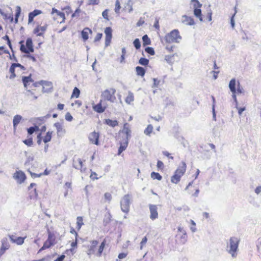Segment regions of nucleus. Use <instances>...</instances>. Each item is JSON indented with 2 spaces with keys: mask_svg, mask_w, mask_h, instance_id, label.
Masks as SVG:
<instances>
[{
  "mask_svg": "<svg viewBox=\"0 0 261 261\" xmlns=\"http://www.w3.org/2000/svg\"><path fill=\"white\" fill-rule=\"evenodd\" d=\"M240 239L236 237H231L227 243L226 250L232 257L236 258L238 255Z\"/></svg>",
  "mask_w": 261,
  "mask_h": 261,
  "instance_id": "nucleus-1",
  "label": "nucleus"
},
{
  "mask_svg": "<svg viewBox=\"0 0 261 261\" xmlns=\"http://www.w3.org/2000/svg\"><path fill=\"white\" fill-rule=\"evenodd\" d=\"M186 164L182 162L179 167L176 170L174 175L171 177V181L174 184H177L180 180L181 177L185 173L186 170Z\"/></svg>",
  "mask_w": 261,
  "mask_h": 261,
  "instance_id": "nucleus-2",
  "label": "nucleus"
},
{
  "mask_svg": "<svg viewBox=\"0 0 261 261\" xmlns=\"http://www.w3.org/2000/svg\"><path fill=\"white\" fill-rule=\"evenodd\" d=\"M165 40L168 43H179L181 40V37L179 34V31L174 29L165 36Z\"/></svg>",
  "mask_w": 261,
  "mask_h": 261,
  "instance_id": "nucleus-3",
  "label": "nucleus"
},
{
  "mask_svg": "<svg viewBox=\"0 0 261 261\" xmlns=\"http://www.w3.org/2000/svg\"><path fill=\"white\" fill-rule=\"evenodd\" d=\"M132 202V196L129 194H126L123 196L120 201V206L121 211L128 213L129 211V207Z\"/></svg>",
  "mask_w": 261,
  "mask_h": 261,
  "instance_id": "nucleus-4",
  "label": "nucleus"
},
{
  "mask_svg": "<svg viewBox=\"0 0 261 261\" xmlns=\"http://www.w3.org/2000/svg\"><path fill=\"white\" fill-rule=\"evenodd\" d=\"M19 43L20 44V50L22 53L30 54V53H33L34 51L32 38H28L27 39L26 47H25L23 44V41H20Z\"/></svg>",
  "mask_w": 261,
  "mask_h": 261,
  "instance_id": "nucleus-5",
  "label": "nucleus"
},
{
  "mask_svg": "<svg viewBox=\"0 0 261 261\" xmlns=\"http://www.w3.org/2000/svg\"><path fill=\"white\" fill-rule=\"evenodd\" d=\"M191 3L193 5L194 8V14L195 17H197L200 21H203V18L202 17L201 10L200 8L202 6V4L199 3L198 0H192Z\"/></svg>",
  "mask_w": 261,
  "mask_h": 261,
  "instance_id": "nucleus-6",
  "label": "nucleus"
},
{
  "mask_svg": "<svg viewBox=\"0 0 261 261\" xmlns=\"http://www.w3.org/2000/svg\"><path fill=\"white\" fill-rule=\"evenodd\" d=\"M115 92L116 90L114 88L106 89L102 92L101 97L105 100L114 102L116 100V97L114 95Z\"/></svg>",
  "mask_w": 261,
  "mask_h": 261,
  "instance_id": "nucleus-7",
  "label": "nucleus"
},
{
  "mask_svg": "<svg viewBox=\"0 0 261 261\" xmlns=\"http://www.w3.org/2000/svg\"><path fill=\"white\" fill-rule=\"evenodd\" d=\"M13 177L17 181V182L21 184L23 183L25 179L26 176L22 171H16L13 174Z\"/></svg>",
  "mask_w": 261,
  "mask_h": 261,
  "instance_id": "nucleus-8",
  "label": "nucleus"
},
{
  "mask_svg": "<svg viewBox=\"0 0 261 261\" xmlns=\"http://www.w3.org/2000/svg\"><path fill=\"white\" fill-rule=\"evenodd\" d=\"M106 34L105 46L108 47L110 45L112 38V30L111 27H107L105 30Z\"/></svg>",
  "mask_w": 261,
  "mask_h": 261,
  "instance_id": "nucleus-9",
  "label": "nucleus"
},
{
  "mask_svg": "<svg viewBox=\"0 0 261 261\" xmlns=\"http://www.w3.org/2000/svg\"><path fill=\"white\" fill-rule=\"evenodd\" d=\"M149 208L150 211V218L152 220H154L158 218V207L156 205L149 204Z\"/></svg>",
  "mask_w": 261,
  "mask_h": 261,
  "instance_id": "nucleus-10",
  "label": "nucleus"
},
{
  "mask_svg": "<svg viewBox=\"0 0 261 261\" xmlns=\"http://www.w3.org/2000/svg\"><path fill=\"white\" fill-rule=\"evenodd\" d=\"M10 248V244L7 238H4L2 240V246L0 248V257L3 255L5 251Z\"/></svg>",
  "mask_w": 261,
  "mask_h": 261,
  "instance_id": "nucleus-11",
  "label": "nucleus"
},
{
  "mask_svg": "<svg viewBox=\"0 0 261 261\" xmlns=\"http://www.w3.org/2000/svg\"><path fill=\"white\" fill-rule=\"evenodd\" d=\"M121 132L122 133H124L126 135L125 138L124 139V140H127V141H128L132 137V131L129 126V124L128 123H125L124 124L123 128Z\"/></svg>",
  "mask_w": 261,
  "mask_h": 261,
  "instance_id": "nucleus-12",
  "label": "nucleus"
},
{
  "mask_svg": "<svg viewBox=\"0 0 261 261\" xmlns=\"http://www.w3.org/2000/svg\"><path fill=\"white\" fill-rule=\"evenodd\" d=\"M99 134L95 132H92L89 135V139L91 143L96 145H99Z\"/></svg>",
  "mask_w": 261,
  "mask_h": 261,
  "instance_id": "nucleus-13",
  "label": "nucleus"
},
{
  "mask_svg": "<svg viewBox=\"0 0 261 261\" xmlns=\"http://www.w3.org/2000/svg\"><path fill=\"white\" fill-rule=\"evenodd\" d=\"M91 245L88 247L89 248L87 251V253L89 257H90L92 254H94L95 251V248L97 246L98 242L96 240H93L91 241Z\"/></svg>",
  "mask_w": 261,
  "mask_h": 261,
  "instance_id": "nucleus-14",
  "label": "nucleus"
},
{
  "mask_svg": "<svg viewBox=\"0 0 261 261\" xmlns=\"http://www.w3.org/2000/svg\"><path fill=\"white\" fill-rule=\"evenodd\" d=\"M9 237L13 243H15L17 245H21L24 243V240L25 238L21 237H16L14 235H9Z\"/></svg>",
  "mask_w": 261,
  "mask_h": 261,
  "instance_id": "nucleus-15",
  "label": "nucleus"
},
{
  "mask_svg": "<svg viewBox=\"0 0 261 261\" xmlns=\"http://www.w3.org/2000/svg\"><path fill=\"white\" fill-rule=\"evenodd\" d=\"M102 100L101 99L97 105L93 106L92 108L94 111L98 113H102L105 112L106 107L102 106Z\"/></svg>",
  "mask_w": 261,
  "mask_h": 261,
  "instance_id": "nucleus-16",
  "label": "nucleus"
},
{
  "mask_svg": "<svg viewBox=\"0 0 261 261\" xmlns=\"http://www.w3.org/2000/svg\"><path fill=\"white\" fill-rule=\"evenodd\" d=\"M54 125L57 129L58 136L59 137L63 136L65 133V129L64 128L62 124L60 122H56Z\"/></svg>",
  "mask_w": 261,
  "mask_h": 261,
  "instance_id": "nucleus-17",
  "label": "nucleus"
},
{
  "mask_svg": "<svg viewBox=\"0 0 261 261\" xmlns=\"http://www.w3.org/2000/svg\"><path fill=\"white\" fill-rule=\"evenodd\" d=\"M47 29V25L37 26L33 31V33L38 36H43L44 32Z\"/></svg>",
  "mask_w": 261,
  "mask_h": 261,
  "instance_id": "nucleus-18",
  "label": "nucleus"
},
{
  "mask_svg": "<svg viewBox=\"0 0 261 261\" xmlns=\"http://www.w3.org/2000/svg\"><path fill=\"white\" fill-rule=\"evenodd\" d=\"M181 22L185 24L188 25H193L195 24V21L193 18L186 15L182 16Z\"/></svg>",
  "mask_w": 261,
  "mask_h": 261,
  "instance_id": "nucleus-19",
  "label": "nucleus"
},
{
  "mask_svg": "<svg viewBox=\"0 0 261 261\" xmlns=\"http://www.w3.org/2000/svg\"><path fill=\"white\" fill-rule=\"evenodd\" d=\"M137 1V0H128L124 9L128 10V13H132L133 11V6Z\"/></svg>",
  "mask_w": 261,
  "mask_h": 261,
  "instance_id": "nucleus-20",
  "label": "nucleus"
},
{
  "mask_svg": "<svg viewBox=\"0 0 261 261\" xmlns=\"http://www.w3.org/2000/svg\"><path fill=\"white\" fill-rule=\"evenodd\" d=\"M42 13L41 10H34L33 11L30 12L29 14V19H28V22L31 23L32 22L35 16H37L38 15L41 14Z\"/></svg>",
  "mask_w": 261,
  "mask_h": 261,
  "instance_id": "nucleus-21",
  "label": "nucleus"
},
{
  "mask_svg": "<svg viewBox=\"0 0 261 261\" xmlns=\"http://www.w3.org/2000/svg\"><path fill=\"white\" fill-rule=\"evenodd\" d=\"M92 31L91 29L88 28H85L84 30L81 32V35L84 41H86L88 39V35L89 33L91 34Z\"/></svg>",
  "mask_w": 261,
  "mask_h": 261,
  "instance_id": "nucleus-22",
  "label": "nucleus"
},
{
  "mask_svg": "<svg viewBox=\"0 0 261 261\" xmlns=\"http://www.w3.org/2000/svg\"><path fill=\"white\" fill-rule=\"evenodd\" d=\"M128 144L127 140H123L120 143V146L118 148V155H120L121 153L126 149Z\"/></svg>",
  "mask_w": 261,
  "mask_h": 261,
  "instance_id": "nucleus-23",
  "label": "nucleus"
},
{
  "mask_svg": "<svg viewBox=\"0 0 261 261\" xmlns=\"http://www.w3.org/2000/svg\"><path fill=\"white\" fill-rule=\"evenodd\" d=\"M236 85H237V82L236 80L234 78L232 79L229 83V88L230 89V91L232 93H237V89H236Z\"/></svg>",
  "mask_w": 261,
  "mask_h": 261,
  "instance_id": "nucleus-24",
  "label": "nucleus"
},
{
  "mask_svg": "<svg viewBox=\"0 0 261 261\" xmlns=\"http://www.w3.org/2000/svg\"><path fill=\"white\" fill-rule=\"evenodd\" d=\"M22 81L25 88H27L30 83H33L34 80L31 77V74L28 76H23L22 77Z\"/></svg>",
  "mask_w": 261,
  "mask_h": 261,
  "instance_id": "nucleus-25",
  "label": "nucleus"
},
{
  "mask_svg": "<svg viewBox=\"0 0 261 261\" xmlns=\"http://www.w3.org/2000/svg\"><path fill=\"white\" fill-rule=\"evenodd\" d=\"M22 118V116L19 115H16L14 117L13 120V124L14 130L16 129L17 126L19 123Z\"/></svg>",
  "mask_w": 261,
  "mask_h": 261,
  "instance_id": "nucleus-26",
  "label": "nucleus"
},
{
  "mask_svg": "<svg viewBox=\"0 0 261 261\" xmlns=\"http://www.w3.org/2000/svg\"><path fill=\"white\" fill-rule=\"evenodd\" d=\"M0 13L3 16L4 19L10 20L11 22L13 21V14H7L0 9Z\"/></svg>",
  "mask_w": 261,
  "mask_h": 261,
  "instance_id": "nucleus-27",
  "label": "nucleus"
},
{
  "mask_svg": "<svg viewBox=\"0 0 261 261\" xmlns=\"http://www.w3.org/2000/svg\"><path fill=\"white\" fill-rule=\"evenodd\" d=\"M105 123L113 127L118 125V122L116 120H113L110 119H105Z\"/></svg>",
  "mask_w": 261,
  "mask_h": 261,
  "instance_id": "nucleus-28",
  "label": "nucleus"
},
{
  "mask_svg": "<svg viewBox=\"0 0 261 261\" xmlns=\"http://www.w3.org/2000/svg\"><path fill=\"white\" fill-rule=\"evenodd\" d=\"M176 237L177 239H180V243L182 244H185L187 241V233H178L176 235Z\"/></svg>",
  "mask_w": 261,
  "mask_h": 261,
  "instance_id": "nucleus-29",
  "label": "nucleus"
},
{
  "mask_svg": "<svg viewBox=\"0 0 261 261\" xmlns=\"http://www.w3.org/2000/svg\"><path fill=\"white\" fill-rule=\"evenodd\" d=\"M136 71L138 75L143 76L145 74V69L141 66H137L136 67Z\"/></svg>",
  "mask_w": 261,
  "mask_h": 261,
  "instance_id": "nucleus-30",
  "label": "nucleus"
},
{
  "mask_svg": "<svg viewBox=\"0 0 261 261\" xmlns=\"http://www.w3.org/2000/svg\"><path fill=\"white\" fill-rule=\"evenodd\" d=\"M84 225L83 219L82 217L78 216L76 218V228L79 230L81 227Z\"/></svg>",
  "mask_w": 261,
  "mask_h": 261,
  "instance_id": "nucleus-31",
  "label": "nucleus"
},
{
  "mask_svg": "<svg viewBox=\"0 0 261 261\" xmlns=\"http://www.w3.org/2000/svg\"><path fill=\"white\" fill-rule=\"evenodd\" d=\"M134 100V94L132 92L129 91L128 95L126 96L125 99L126 103L130 104L131 102Z\"/></svg>",
  "mask_w": 261,
  "mask_h": 261,
  "instance_id": "nucleus-32",
  "label": "nucleus"
},
{
  "mask_svg": "<svg viewBox=\"0 0 261 261\" xmlns=\"http://www.w3.org/2000/svg\"><path fill=\"white\" fill-rule=\"evenodd\" d=\"M142 41L143 45L144 46L151 44L150 39L147 35H144L142 37Z\"/></svg>",
  "mask_w": 261,
  "mask_h": 261,
  "instance_id": "nucleus-33",
  "label": "nucleus"
},
{
  "mask_svg": "<svg viewBox=\"0 0 261 261\" xmlns=\"http://www.w3.org/2000/svg\"><path fill=\"white\" fill-rule=\"evenodd\" d=\"M174 55H166L165 56V60L169 64H172L174 62Z\"/></svg>",
  "mask_w": 261,
  "mask_h": 261,
  "instance_id": "nucleus-34",
  "label": "nucleus"
},
{
  "mask_svg": "<svg viewBox=\"0 0 261 261\" xmlns=\"http://www.w3.org/2000/svg\"><path fill=\"white\" fill-rule=\"evenodd\" d=\"M54 245L53 241L46 240L44 243L43 246L42 247V249H46L49 248Z\"/></svg>",
  "mask_w": 261,
  "mask_h": 261,
  "instance_id": "nucleus-35",
  "label": "nucleus"
},
{
  "mask_svg": "<svg viewBox=\"0 0 261 261\" xmlns=\"http://www.w3.org/2000/svg\"><path fill=\"white\" fill-rule=\"evenodd\" d=\"M39 129L38 126H31L27 129V132L29 135H32L34 133L38 131Z\"/></svg>",
  "mask_w": 261,
  "mask_h": 261,
  "instance_id": "nucleus-36",
  "label": "nucleus"
},
{
  "mask_svg": "<svg viewBox=\"0 0 261 261\" xmlns=\"http://www.w3.org/2000/svg\"><path fill=\"white\" fill-rule=\"evenodd\" d=\"M20 13H21V8L20 6H17L16 7V13H15V23L18 22V18L20 16Z\"/></svg>",
  "mask_w": 261,
  "mask_h": 261,
  "instance_id": "nucleus-37",
  "label": "nucleus"
},
{
  "mask_svg": "<svg viewBox=\"0 0 261 261\" xmlns=\"http://www.w3.org/2000/svg\"><path fill=\"white\" fill-rule=\"evenodd\" d=\"M153 130V126L151 124H149L144 130V133L148 136H150V134Z\"/></svg>",
  "mask_w": 261,
  "mask_h": 261,
  "instance_id": "nucleus-38",
  "label": "nucleus"
},
{
  "mask_svg": "<svg viewBox=\"0 0 261 261\" xmlns=\"http://www.w3.org/2000/svg\"><path fill=\"white\" fill-rule=\"evenodd\" d=\"M106 245V242L105 241H102L99 247L98 252L96 253V255L98 256H100L101 255V253L103 250L104 247Z\"/></svg>",
  "mask_w": 261,
  "mask_h": 261,
  "instance_id": "nucleus-39",
  "label": "nucleus"
},
{
  "mask_svg": "<svg viewBox=\"0 0 261 261\" xmlns=\"http://www.w3.org/2000/svg\"><path fill=\"white\" fill-rule=\"evenodd\" d=\"M53 132H47L45 136L43 138V142L45 143H46L48 142H49L51 139V135H52Z\"/></svg>",
  "mask_w": 261,
  "mask_h": 261,
  "instance_id": "nucleus-40",
  "label": "nucleus"
},
{
  "mask_svg": "<svg viewBox=\"0 0 261 261\" xmlns=\"http://www.w3.org/2000/svg\"><path fill=\"white\" fill-rule=\"evenodd\" d=\"M151 177L153 179H156L159 180H161L162 179V176L159 173L155 172H152L151 173Z\"/></svg>",
  "mask_w": 261,
  "mask_h": 261,
  "instance_id": "nucleus-41",
  "label": "nucleus"
},
{
  "mask_svg": "<svg viewBox=\"0 0 261 261\" xmlns=\"http://www.w3.org/2000/svg\"><path fill=\"white\" fill-rule=\"evenodd\" d=\"M149 60L145 58H141L139 60V63L143 66H147L149 63Z\"/></svg>",
  "mask_w": 261,
  "mask_h": 261,
  "instance_id": "nucleus-42",
  "label": "nucleus"
},
{
  "mask_svg": "<svg viewBox=\"0 0 261 261\" xmlns=\"http://www.w3.org/2000/svg\"><path fill=\"white\" fill-rule=\"evenodd\" d=\"M133 44L136 49H139L141 47L140 41L138 38H136L134 40Z\"/></svg>",
  "mask_w": 261,
  "mask_h": 261,
  "instance_id": "nucleus-43",
  "label": "nucleus"
},
{
  "mask_svg": "<svg viewBox=\"0 0 261 261\" xmlns=\"http://www.w3.org/2000/svg\"><path fill=\"white\" fill-rule=\"evenodd\" d=\"M80 90L76 88L75 87L73 90L72 93V97H75L76 98H78L80 96Z\"/></svg>",
  "mask_w": 261,
  "mask_h": 261,
  "instance_id": "nucleus-44",
  "label": "nucleus"
},
{
  "mask_svg": "<svg viewBox=\"0 0 261 261\" xmlns=\"http://www.w3.org/2000/svg\"><path fill=\"white\" fill-rule=\"evenodd\" d=\"M41 85L43 86V90L44 89V86H47L49 87H52V83L51 82H48L46 81L41 80Z\"/></svg>",
  "mask_w": 261,
  "mask_h": 261,
  "instance_id": "nucleus-45",
  "label": "nucleus"
},
{
  "mask_svg": "<svg viewBox=\"0 0 261 261\" xmlns=\"http://www.w3.org/2000/svg\"><path fill=\"white\" fill-rule=\"evenodd\" d=\"M77 161L79 162V167L77 165H75L74 163L73 164V167L76 169H81V171L82 172L83 171V162L81 160V159H77Z\"/></svg>",
  "mask_w": 261,
  "mask_h": 261,
  "instance_id": "nucleus-46",
  "label": "nucleus"
},
{
  "mask_svg": "<svg viewBox=\"0 0 261 261\" xmlns=\"http://www.w3.org/2000/svg\"><path fill=\"white\" fill-rule=\"evenodd\" d=\"M145 51L150 55H154L155 54V51L154 50V49L151 47H146L145 48Z\"/></svg>",
  "mask_w": 261,
  "mask_h": 261,
  "instance_id": "nucleus-47",
  "label": "nucleus"
},
{
  "mask_svg": "<svg viewBox=\"0 0 261 261\" xmlns=\"http://www.w3.org/2000/svg\"><path fill=\"white\" fill-rule=\"evenodd\" d=\"M121 8L119 0H117L115 4V12L117 14L120 13V9Z\"/></svg>",
  "mask_w": 261,
  "mask_h": 261,
  "instance_id": "nucleus-48",
  "label": "nucleus"
},
{
  "mask_svg": "<svg viewBox=\"0 0 261 261\" xmlns=\"http://www.w3.org/2000/svg\"><path fill=\"white\" fill-rule=\"evenodd\" d=\"M27 171H28V172L30 173V174H31L32 177H33V178L40 177H41L42 176L41 173H39V174H37V173H33L32 171H31L30 168H28L27 169Z\"/></svg>",
  "mask_w": 261,
  "mask_h": 261,
  "instance_id": "nucleus-49",
  "label": "nucleus"
},
{
  "mask_svg": "<svg viewBox=\"0 0 261 261\" xmlns=\"http://www.w3.org/2000/svg\"><path fill=\"white\" fill-rule=\"evenodd\" d=\"M237 92L238 93H243L244 92V89L240 85V82H238Z\"/></svg>",
  "mask_w": 261,
  "mask_h": 261,
  "instance_id": "nucleus-50",
  "label": "nucleus"
},
{
  "mask_svg": "<svg viewBox=\"0 0 261 261\" xmlns=\"http://www.w3.org/2000/svg\"><path fill=\"white\" fill-rule=\"evenodd\" d=\"M23 142L25 145H27L28 146H31L33 144V140L32 138L24 140Z\"/></svg>",
  "mask_w": 261,
  "mask_h": 261,
  "instance_id": "nucleus-51",
  "label": "nucleus"
},
{
  "mask_svg": "<svg viewBox=\"0 0 261 261\" xmlns=\"http://www.w3.org/2000/svg\"><path fill=\"white\" fill-rule=\"evenodd\" d=\"M111 218V216L110 214H108V215L107 216V215L105 216V219L103 220V223L105 224V225H106L107 224L109 223L110 222Z\"/></svg>",
  "mask_w": 261,
  "mask_h": 261,
  "instance_id": "nucleus-52",
  "label": "nucleus"
},
{
  "mask_svg": "<svg viewBox=\"0 0 261 261\" xmlns=\"http://www.w3.org/2000/svg\"><path fill=\"white\" fill-rule=\"evenodd\" d=\"M34 160V158L32 156H29L27 159V161H25V163H24V165L26 167H27L28 166H29L30 164V162H32Z\"/></svg>",
  "mask_w": 261,
  "mask_h": 261,
  "instance_id": "nucleus-53",
  "label": "nucleus"
},
{
  "mask_svg": "<svg viewBox=\"0 0 261 261\" xmlns=\"http://www.w3.org/2000/svg\"><path fill=\"white\" fill-rule=\"evenodd\" d=\"M90 171L91 174L90 177L91 178V179H92V180H95L98 179L99 178V177L97 176V174L96 172L92 171L91 170H90Z\"/></svg>",
  "mask_w": 261,
  "mask_h": 261,
  "instance_id": "nucleus-54",
  "label": "nucleus"
},
{
  "mask_svg": "<svg viewBox=\"0 0 261 261\" xmlns=\"http://www.w3.org/2000/svg\"><path fill=\"white\" fill-rule=\"evenodd\" d=\"M234 17H235V14H232L230 18V24L231 27L232 29H234L235 26V21H234Z\"/></svg>",
  "mask_w": 261,
  "mask_h": 261,
  "instance_id": "nucleus-55",
  "label": "nucleus"
},
{
  "mask_svg": "<svg viewBox=\"0 0 261 261\" xmlns=\"http://www.w3.org/2000/svg\"><path fill=\"white\" fill-rule=\"evenodd\" d=\"M65 119L68 121H71L73 119V117L71 115L70 113L67 112L65 115Z\"/></svg>",
  "mask_w": 261,
  "mask_h": 261,
  "instance_id": "nucleus-56",
  "label": "nucleus"
},
{
  "mask_svg": "<svg viewBox=\"0 0 261 261\" xmlns=\"http://www.w3.org/2000/svg\"><path fill=\"white\" fill-rule=\"evenodd\" d=\"M105 199L108 201H110L112 199V195L110 193H106L104 195Z\"/></svg>",
  "mask_w": 261,
  "mask_h": 261,
  "instance_id": "nucleus-57",
  "label": "nucleus"
},
{
  "mask_svg": "<svg viewBox=\"0 0 261 261\" xmlns=\"http://www.w3.org/2000/svg\"><path fill=\"white\" fill-rule=\"evenodd\" d=\"M37 196H38V194L36 192V189H35L34 190L33 193H31L30 197L31 199H36V198H37Z\"/></svg>",
  "mask_w": 261,
  "mask_h": 261,
  "instance_id": "nucleus-58",
  "label": "nucleus"
},
{
  "mask_svg": "<svg viewBox=\"0 0 261 261\" xmlns=\"http://www.w3.org/2000/svg\"><path fill=\"white\" fill-rule=\"evenodd\" d=\"M102 16L106 20H109V18H108V9H106L105 10H104L102 12Z\"/></svg>",
  "mask_w": 261,
  "mask_h": 261,
  "instance_id": "nucleus-59",
  "label": "nucleus"
},
{
  "mask_svg": "<svg viewBox=\"0 0 261 261\" xmlns=\"http://www.w3.org/2000/svg\"><path fill=\"white\" fill-rule=\"evenodd\" d=\"M147 241V239L146 238V237H144L142 240V241L140 243V249H142V247L146 243Z\"/></svg>",
  "mask_w": 261,
  "mask_h": 261,
  "instance_id": "nucleus-60",
  "label": "nucleus"
},
{
  "mask_svg": "<svg viewBox=\"0 0 261 261\" xmlns=\"http://www.w3.org/2000/svg\"><path fill=\"white\" fill-rule=\"evenodd\" d=\"M153 84L152 87H157L160 83V81L158 80L157 79H155V78L153 79Z\"/></svg>",
  "mask_w": 261,
  "mask_h": 261,
  "instance_id": "nucleus-61",
  "label": "nucleus"
},
{
  "mask_svg": "<svg viewBox=\"0 0 261 261\" xmlns=\"http://www.w3.org/2000/svg\"><path fill=\"white\" fill-rule=\"evenodd\" d=\"M27 54V55L24 56L25 57L30 59L34 62L36 61V59L35 58V57L34 56L30 55V54Z\"/></svg>",
  "mask_w": 261,
  "mask_h": 261,
  "instance_id": "nucleus-62",
  "label": "nucleus"
},
{
  "mask_svg": "<svg viewBox=\"0 0 261 261\" xmlns=\"http://www.w3.org/2000/svg\"><path fill=\"white\" fill-rule=\"evenodd\" d=\"M102 36V33H98L94 38V42H97L100 40Z\"/></svg>",
  "mask_w": 261,
  "mask_h": 261,
  "instance_id": "nucleus-63",
  "label": "nucleus"
},
{
  "mask_svg": "<svg viewBox=\"0 0 261 261\" xmlns=\"http://www.w3.org/2000/svg\"><path fill=\"white\" fill-rule=\"evenodd\" d=\"M65 257V255L64 254H62L59 256L57 258H56L54 261H63Z\"/></svg>",
  "mask_w": 261,
  "mask_h": 261,
  "instance_id": "nucleus-64",
  "label": "nucleus"
}]
</instances>
